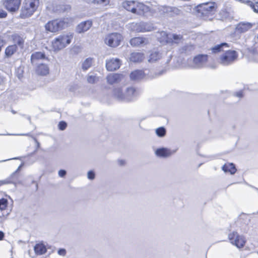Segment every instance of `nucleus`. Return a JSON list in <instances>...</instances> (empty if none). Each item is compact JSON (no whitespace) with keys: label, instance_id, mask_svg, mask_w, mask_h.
Listing matches in <instances>:
<instances>
[{"label":"nucleus","instance_id":"obj_1","mask_svg":"<svg viewBox=\"0 0 258 258\" xmlns=\"http://www.w3.org/2000/svg\"><path fill=\"white\" fill-rule=\"evenodd\" d=\"M39 0H24L19 17L28 18L33 15L39 6Z\"/></svg>","mask_w":258,"mask_h":258},{"label":"nucleus","instance_id":"obj_2","mask_svg":"<svg viewBox=\"0 0 258 258\" xmlns=\"http://www.w3.org/2000/svg\"><path fill=\"white\" fill-rule=\"evenodd\" d=\"M136 95V91L133 87L126 88L125 92L123 91L122 87H115L114 89V98L119 101H132Z\"/></svg>","mask_w":258,"mask_h":258},{"label":"nucleus","instance_id":"obj_3","mask_svg":"<svg viewBox=\"0 0 258 258\" xmlns=\"http://www.w3.org/2000/svg\"><path fill=\"white\" fill-rule=\"evenodd\" d=\"M73 34H62L55 38L51 42L52 49L54 51H59L70 44L73 39Z\"/></svg>","mask_w":258,"mask_h":258},{"label":"nucleus","instance_id":"obj_4","mask_svg":"<svg viewBox=\"0 0 258 258\" xmlns=\"http://www.w3.org/2000/svg\"><path fill=\"white\" fill-rule=\"evenodd\" d=\"M68 26V23L64 19H55L49 21L45 25V29L47 32L57 33Z\"/></svg>","mask_w":258,"mask_h":258},{"label":"nucleus","instance_id":"obj_5","mask_svg":"<svg viewBox=\"0 0 258 258\" xmlns=\"http://www.w3.org/2000/svg\"><path fill=\"white\" fill-rule=\"evenodd\" d=\"M238 55L235 50L226 51L220 56V63L223 66L231 64L237 59Z\"/></svg>","mask_w":258,"mask_h":258},{"label":"nucleus","instance_id":"obj_6","mask_svg":"<svg viewBox=\"0 0 258 258\" xmlns=\"http://www.w3.org/2000/svg\"><path fill=\"white\" fill-rule=\"evenodd\" d=\"M228 238L233 245L239 248L243 247L246 242L244 236L239 235L235 231L228 234Z\"/></svg>","mask_w":258,"mask_h":258},{"label":"nucleus","instance_id":"obj_7","mask_svg":"<svg viewBox=\"0 0 258 258\" xmlns=\"http://www.w3.org/2000/svg\"><path fill=\"white\" fill-rule=\"evenodd\" d=\"M195 9L198 13H201L202 15H206L215 11V3H207L202 4L196 6Z\"/></svg>","mask_w":258,"mask_h":258},{"label":"nucleus","instance_id":"obj_8","mask_svg":"<svg viewBox=\"0 0 258 258\" xmlns=\"http://www.w3.org/2000/svg\"><path fill=\"white\" fill-rule=\"evenodd\" d=\"M3 4L9 12L15 13L19 10L21 0H4Z\"/></svg>","mask_w":258,"mask_h":258},{"label":"nucleus","instance_id":"obj_9","mask_svg":"<svg viewBox=\"0 0 258 258\" xmlns=\"http://www.w3.org/2000/svg\"><path fill=\"white\" fill-rule=\"evenodd\" d=\"M11 39L14 43L13 45H16L17 48L19 47L21 49L24 48L26 39L24 34L15 33L11 36Z\"/></svg>","mask_w":258,"mask_h":258},{"label":"nucleus","instance_id":"obj_10","mask_svg":"<svg viewBox=\"0 0 258 258\" xmlns=\"http://www.w3.org/2000/svg\"><path fill=\"white\" fill-rule=\"evenodd\" d=\"M9 202L7 199H0V219H5L10 214L8 209Z\"/></svg>","mask_w":258,"mask_h":258},{"label":"nucleus","instance_id":"obj_11","mask_svg":"<svg viewBox=\"0 0 258 258\" xmlns=\"http://www.w3.org/2000/svg\"><path fill=\"white\" fill-rule=\"evenodd\" d=\"M176 152V150H171L167 148L162 147L157 149L155 151V154L158 157L166 158L170 157Z\"/></svg>","mask_w":258,"mask_h":258},{"label":"nucleus","instance_id":"obj_12","mask_svg":"<svg viewBox=\"0 0 258 258\" xmlns=\"http://www.w3.org/2000/svg\"><path fill=\"white\" fill-rule=\"evenodd\" d=\"M208 55L206 54H199L195 56L193 59V66L194 68H201L207 62Z\"/></svg>","mask_w":258,"mask_h":258},{"label":"nucleus","instance_id":"obj_13","mask_svg":"<svg viewBox=\"0 0 258 258\" xmlns=\"http://www.w3.org/2000/svg\"><path fill=\"white\" fill-rule=\"evenodd\" d=\"M92 21L91 20L82 22L77 26V31L79 33H84L92 27Z\"/></svg>","mask_w":258,"mask_h":258},{"label":"nucleus","instance_id":"obj_14","mask_svg":"<svg viewBox=\"0 0 258 258\" xmlns=\"http://www.w3.org/2000/svg\"><path fill=\"white\" fill-rule=\"evenodd\" d=\"M254 25V23L242 22L238 23L235 28L236 31L239 33H245L251 29Z\"/></svg>","mask_w":258,"mask_h":258},{"label":"nucleus","instance_id":"obj_15","mask_svg":"<svg viewBox=\"0 0 258 258\" xmlns=\"http://www.w3.org/2000/svg\"><path fill=\"white\" fill-rule=\"evenodd\" d=\"M136 30L139 32H146L151 31L153 30V27L150 24L140 22L136 24Z\"/></svg>","mask_w":258,"mask_h":258},{"label":"nucleus","instance_id":"obj_16","mask_svg":"<svg viewBox=\"0 0 258 258\" xmlns=\"http://www.w3.org/2000/svg\"><path fill=\"white\" fill-rule=\"evenodd\" d=\"M161 11H163L164 13H171L170 15L171 16H173L174 15H179L182 13L181 11L177 8L167 6L162 7L161 9Z\"/></svg>","mask_w":258,"mask_h":258},{"label":"nucleus","instance_id":"obj_17","mask_svg":"<svg viewBox=\"0 0 258 258\" xmlns=\"http://www.w3.org/2000/svg\"><path fill=\"white\" fill-rule=\"evenodd\" d=\"M162 57V53L157 50H153L150 52L148 57V61L150 63H154L160 59Z\"/></svg>","mask_w":258,"mask_h":258},{"label":"nucleus","instance_id":"obj_18","mask_svg":"<svg viewBox=\"0 0 258 258\" xmlns=\"http://www.w3.org/2000/svg\"><path fill=\"white\" fill-rule=\"evenodd\" d=\"M36 72L39 75L46 76L49 73V69L47 64L41 63L37 67Z\"/></svg>","mask_w":258,"mask_h":258},{"label":"nucleus","instance_id":"obj_19","mask_svg":"<svg viewBox=\"0 0 258 258\" xmlns=\"http://www.w3.org/2000/svg\"><path fill=\"white\" fill-rule=\"evenodd\" d=\"M144 54L141 52H134L131 53L130 60L134 62H140L144 59Z\"/></svg>","mask_w":258,"mask_h":258},{"label":"nucleus","instance_id":"obj_20","mask_svg":"<svg viewBox=\"0 0 258 258\" xmlns=\"http://www.w3.org/2000/svg\"><path fill=\"white\" fill-rule=\"evenodd\" d=\"M18 50V48L15 45H10L8 46L5 51V56L7 58L11 57Z\"/></svg>","mask_w":258,"mask_h":258},{"label":"nucleus","instance_id":"obj_21","mask_svg":"<svg viewBox=\"0 0 258 258\" xmlns=\"http://www.w3.org/2000/svg\"><path fill=\"white\" fill-rule=\"evenodd\" d=\"M34 250L36 255H40L46 252L47 248L44 244L39 243L35 245Z\"/></svg>","mask_w":258,"mask_h":258},{"label":"nucleus","instance_id":"obj_22","mask_svg":"<svg viewBox=\"0 0 258 258\" xmlns=\"http://www.w3.org/2000/svg\"><path fill=\"white\" fill-rule=\"evenodd\" d=\"M147 39L143 37H135L131 39L130 44L133 46H139L143 44L146 43Z\"/></svg>","mask_w":258,"mask_h":258},{"label":"nucleus","instance_id":"obj_23","mask_svg":"<svg viewBox=\"0 0 258 258\" xmlns=\"http://www.w3.org/2000/svg\"><path fill=\"white\" fill-rule=\"evenodd\" d=\"M145 76V73L142 70H135L130 74V78L132 80H139L143 79Z\"/></svg>","mask_w":258,"mask_h":258},{"label":"nucleus","instance_id":"obj_24","mask_svg":"<svg viewBox=\"0 0 258 258\" xmlns=\"http://www.w3.org/2000/svg\"><path fill=\"white\" fill-rule=\"evenodd\" d=\"M135 3L134 1L125 2L122 4L123 8L128 11H131L133 13L136 14L137 12V8H135Z\"/></svg>","mask_w":258,"mask_h":258},{"label":"nucleus","instance_id":"obj_25","mask_svg":"<svg viewBox=\"0 0 258 258\" xmlns=\"http://www.w3.org/2000/svg\"><path fill=\"white\" fill-rule=\"evenodd\" d=\"M222 170L225 172H230L231 174H234L236 171L235 166L233 163L225 164L222 166Z\"/></svg>","mask_w":258,"mask_h":258},{"label":"nucleus","instance_id":"obj_26","mask_svg":"<svg viewBox=\"0 0 258 258\" xmlns=\"http://www.w3.org/2000/svg\"><path fill=\"white\" fill-rule=\"evenodd\" d=\"M171 41H168L167 43L173 44V43L178 44L179 41L182 39V36L175 34H171L170 36Z\"/></svg>","mask_w":258,"mask_h":258},{"label":"nucleus","instance_id":"obj_27","mask_svg":"<svg viewBox=\"0 0 258 258\" xmlns=\"http://www.w3.org/2000/svg\"><path fill=\"white\" fill-rule=\"evenodd\" d=\"M137 7L136 13L140 15H144L145 13L149 11V8L143 4H139Z\"/></svg>","mask_w":258,"mask_h":258},{"label":"nucleus","instance_id":"obj_28","mask_svg":"<svg viewBox=\"0 0 258 258\" xmlns=\"http://www.w3.org/2000/svg\"><path fill=\"white\" fill-rule=\"evenodd\" d=\"M223 47H229V45L226 42L222 43L212 47L211 50L213 53H216L222 50Z\"/></svg>","mask_w":258,"mask_h":258},{"label":"nucleus","instance_id":"obj_29","mask_svg":"<svg viewBox=\"0 0 258 258\" xmlns=\"http://www.w3.org/2000/svg\"><path fill=\"white\" fill-rule=\"evenodd\" d=\"M93 62V58L88 57L86 58L82 64V69L84 71H86L91 67Z\"/></svg>","mask_w":258,"mask_h":258},{"label":"nucleus","instance_id":"obj_30","mask_svg":"<svg viewBox=\"0 0 258 258\" xmlns=\"http://www.w3.org/2000/svg\"><path fill=\"white\" fill-rule=\"evenodd\" d=\"M194 49V47L192 45H186L181 47L179 49V52L180 53H184L186 54H188L190 52L192 51Z\"/></svg>","mask_w":258,"mask_h":258},{"label":"nucleus","instance_id":"obj_31","mask_svg":"<svg viewBox=\"0 0 258 258\" xmlns=\"http://www.w3.org/2000/svg\"><path fill=\"white\" fill-rule=\"evenodd\" d=\"M122 39L123 37L120 34L114 32V47L118 46Z\"/></svg>","mask_w":258,"mask_h":258},{"label":"nucleus","instance_id":"obj_32","mask_svg":"<svg viewBox=\"0 0 258 258\" xmlns=\"http://www.w3.org/2000/svg\"><path fill=\"white\" fill-rule=\"evenodd\" d=\"M45 58V54L41 52H36L33 53L31 56V59L32 60L44 59Z\"/></svg>","mask_w":258,"mask_h":258},{"label":"nucleus","instance_id":"obj_33","mask_svg":"<svg viewBox=\"0 0 258 258\" xmlns=\"http://www.w3.org/2000/svg\"><path fill=\"white\" fill-rule=\"evenodd\" d=\"M156 134L160 138H162L165 136L166 134V130L163 126L159 127L156 129Z\"/></svg>","mask_w":258,"mask_h":258},{"label":"nucleus","instance_id":"obj_34","mask_svg":"<svg viewBox=\"0 0 258 258\" xmlns=\"http://www.w3.org/2000/svg\"><path fill=\"white\" fill-rule=\"evenodd\" d=\"M124 80V76L122 74H114V84L119 82L122 81ZM115 87H118V86H115L114 85V89Z\"/></svg>","mask_w":258,"mask_h":258},{"label":"nucleus","instance_id":"obj_35","mask_svg":"<svg viewBox=\"0 0 258 258\" xmlns=\"http://www.w3.org/2000/svg\"><path fill=\"white\" fill-rule=\"evenodd\" d=\"M87 82L89 84H95L99 81V77L97 76L89 75L87 76Z\"/></svg>","mask_w":258,"mask_h":258},{"label":"nucleus","instance_id":"obj_36","mask_svg":"<svg viewBox=\"0 0 258 258\" xmlns=\"http://www.w3.org/2000/svg\"><path fill=\"white\" fill-rule=\"evenodd\" d=\"M171 34H167L166 32L162 31L161 32V35L163 37L161 41H165L167 43H168V41H171V39H170V36Z\"/></svg>","mask_w":258,"mask_h":258},{"label":"nucleus","instance_id":"obj_37","mask_svg":"<svg viewBox=\"0 0 258 258\" xmlns=\"http://www.w3.org/2000/svg\"><path fill=\"white\" fill-rule=\"evenodd\" d=\"M105 42L108 46H112L113 44V37L112 34H109L105 39Z\"/></svg>","mask_w":258,"mask_h":258},{"label":"nucleus","instance_id":"obj_38","mask_svg":"<svg viewBox=\"0 0 258 258\" xmlns=\"http://www.w3.org/2000/svg\"><path fill=\"white\" fill-rule=\"evenodd\" d=\"M121 64V61L119 58L114 59V71L118 69Z\"/></svg>","mask_w":258,"mask_h":258},{"label":"nucleus","instance_id":"obj_39","mask_svg":"<svg viewBox=\"0 0 258 258\" xmlns=\"http://www.w3.org/2000/svg\"><path fill=\"white\" fill-rule=\"evenodd\" d=\"M184 11L187 13H193L194 11H196L195 9V7H192L191 5H185L184 6Z\"/></svg>","mask_w":258,"mask_h":258},{"label":"nucleus","instance_id":"obj_40","mask_svg":"<svg viewBox=\"0 0 258 258\" xmlns=\"http://www.w3.org/2000/svg\"><path fill=\"white\" fill-rule=\"evenodd\" d=\"M93 3L102 6H106L109 3V0H94Z\"/></svg>","mask_w":258,"mask_h":258},{"label":"nucleus","instance_id":"obj_41","mask_svg":"<svg viewBox=\"0 0 258 258\" xmlns=\"http://www.w3.org/2000/svg\"><path fill=\"white\" fill-rule=\"evenodd\" d=\"M106 68L108 71H113V61L112 60H109L106 61Z\"/></svg>","mask_w":258,"mask_h":258},{"label":"nucleus","instance_id":"obj_42","mask_svg":"<svg viewBox=\"0 0 258 258\" xmlns=\"http://www.w3.org/2000/svg\"><path fill=\"white\" fill-rule=\"evenodd\" d=\"M248 3L253 11L255 13H258V5L255 4L254 3H253L250 1H248Z\"/></svg>","mask_w":258,"mask_h":258},{"label":"nucleus","instance_id":"obj_43","mask_svg":"<svg viewBox=\"0 0 258 258\" xmlns=\"http://www.w3.org/2000/svg\"><path fill=\"white\" fill-rule=\"evenodd\" d=\"M58 126L60 130L63 131L66 128L67 124L65 121H61L59 122Z\"/></svg>","mask_w":258,"mask_h":258},{"label":"nucleus","instance_id":"obj_44","mask_svg":"<svg viewBox=\"0 0 258 258\" xmlns=\"http://www.w3.org/2000/svg\"><path fill=\"white\" fill-rule=\"evenodd\" d=\"M7 16V12L4 9L0 8V19L6 18Z\"/></svg>","mask_w":258,"mask_h":258},{"label":"nucleus","instance_id":"obj_45","mask_svg":"<svg viewBox=\"0 0 258 258\" xmlns=\"http://www.w3.org/2000/svg\"><path fill=\"white\" fill-rule=\"evenodd\" d=\"M95 173L93 171H89L88 172V178L90 179H94L95 178Z\"/></svg>","mask_w":258,"mask_h":258},{"label":"nucleus","instance_id":"obj_46","mask_svg":"<svg viewBox=\"0 0 258 258\" xmlns=\"http://www.w3.org/2000/svg\"><path fill=\"white\" fill-rule=\"evenodd\" d=\"M57 253L59 255L61 256H64L66 255L67 252L65 249L64 248H60L58 249Z\"/></svg>","mask_w":258,"mask_h":258},{"label":"nucleus","instance_id":"obj_47","mask_svg":"<svg viewBox=\"0 0 258 258\" xmlns=\"http://www.w3.org/2000/svg\"><path fill=\"white\" fill-rule=\"evenodd\" d=\"M107 82L110 84H113V75L111 74L109 75L107 77Z\"/></svg>","mask_w":258,"mask_h":258},{"label":"nucleus","instance_id":"obj_48","mask_svg":"<svg viewBox=\"0 0 258 258\" xmlns=\"http://www.w3.org/2000/svg\"><path fill=\"white\" fill-rule=\"evenodd\" d=\"M5 43V41L0 36V52L2 49V48L4 46Z\"/></svg>","mask_w":258,"mask_h":258},{"label":"nucleus","instance_id":"obj_49","mask_svg":"<svg viewBox=\"0 0 258 258\" xmlns=\"http://www.w3.org/2000/svg\"><path fill=\"white\" fill-rule=\"evenodd\" d=\"M66 174V171L64 170H60L58 172V175L60 177H63Z\"/></svg>","mask_w":258,"mask_h":258},{"label":"nucleus","instance_id":"obj_50","mask_svg":"<svg viewBox=\"0 0 258 258\" xmlns=\"http://www.w3.org/2000/svg\"><path fill=\"white\" fill-rule=\"evenodd\" d=\"M117 163L120 166H124L125 164V160L122 159H119L117 160Z\"/></svg>","mask_w":258,"mask_h":258},{"label":"nucleus","instance_id":"obj_51","mask_svg":"<svg viewBox=\"0 0 258 258\" xmlns=\"http://www.w3.org/2000/svg\"><path fill=\"white\" fill-rule=\"evenodd\" d=\"M236 96L239 98H241L243 96V92L242 91H240L236 93Z\"/></svg>","mask_w":258,"mask_h":258},{"label":"nucleus","instance_id":"obj_52","mask_svg":"<svg viewBox=\"0 0 258 258\" xmlns=\"http://www.w3.org/2000/svg\"><path fill=\"white\" fill-rule=\"evenodd\" d=\"M4 236H5L4 233L3 231H0V240H3Z\"/></svg>","mask_w":258,"mask_h":258},{"label":"nucleus","instance_id":"obj_53","mask_svg":"<svg viewBox=\"0 0 258 258\" xmlns=\"http://www.w3.org/2000/svg\"><path fill=\"white\" fill-rule=\"evenodd\" d=\"M236 1L238 2H240L241 3H245L248 2L247 0H236Z\"/></svg>","mask_w":258,"mask_h":258},{"label":"nucleus","instance_id":"obj_54","mask_svg":"<svg viewBox=\"0 0 258 258\" xmlns=\"http://www.w3.org/2000/svg\"><path fill=\"white\" fill-rule=\"evenodd\" d=\"M6 183V182L5 181H0V186L4 185Z\"/></svg>","mask_w":258,"mask_h":258},{"label":"nucleus","instance_id":"obj_55","mask_svg":"<svg viewBox=\"0 0 258 258\" xmlns=\"http://www.w3.org/2000/svg\"><path fill=\"white\" fill-rule=\"evenodd\" d=\"M253 1L255 4L258 5V0H253Z\"/></svg>","mask_w":258,"mask_h":258},{"label":"nucleus","instance_id":"obj_56","mask_svg":"<svg viewBox=\"0 0 258 258\" xmlns=\"http://www.w3.org/2000/svg\"><path fill=\"white\" fill-rule=\"evenodd\" d=\"M163 73H164V71H161V72L159 73V75H162Z\"/></svg>","mask_w":258,"mask_h":258},{"label":"nucleus","instance_id":"obj_57","mask_svg":"<svg viewBox=\"0 0 258 258\" xmlns=\"http://www.w3.org/2000/svg\"><path fill=\"white\" fill-rule=\"evenodd\" d=\"M244 232H246L247 230V229H244Z\"/></svg>","mask_w":258,"mask_h":258}]
</instances>
